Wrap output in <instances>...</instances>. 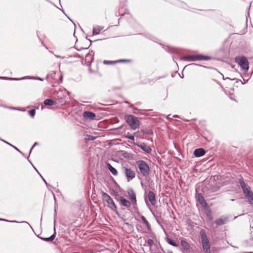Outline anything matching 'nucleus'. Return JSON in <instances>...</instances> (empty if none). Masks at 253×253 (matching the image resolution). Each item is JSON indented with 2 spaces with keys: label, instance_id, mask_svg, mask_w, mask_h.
Here are the masks:
<instances>
[{
  "label": "nucleus",
  "instance_id": "774afa93",
  "mask_svg": "<svg viewBox=\"0 0 253 253\" xmlns=\"http://www.w3.org/2000/svg\"><path fill=\"white\" fill-rule=\"evenodd\" d=\"M168 253H173L171 251H169L168 252Z\"/></svg>",
  "mask_w": 253,
  "mask_h": 253
},
{
  "label": "nucleus",
  "instance_id": "09e8293b",
  "mask_svg": "<svg viewBox=\"0 0 253 253\" xmlns=\"http://www.w3.org/2000/svg\"><path fill=\"white\" fill-rule=\"evenodd\" d=\"M88 40L90 42V45L91 44V43H92V42H96V41H100V40H101V39L95 40H94V41H91V40H89V39H88Z\"/></svg>",
  "mask_w": 253,
  "mask_h": 253
},
{
  "label": "nucleus",
  "instance_id": "393cba45",
  "mask_svg": "<svg viewBox=\"0 0 253 253\" xmlns=\"http://www.w3.org/2000/svg\"><path fill=\"white\" fill-rule=\"evenodd\" d=\"M104 27L101 26H95L93 27L92 30V35H97L99 34V32L103 30Z\"/></svg>",
  "mask_w": 253,
  "mask_h": 253
},
{
  "label": "nucleus",
  "instance_id": "8fccbe9b",
  "mask_svg": "<svg viewBox=\"0 0 253 253\" xmlns=\"http://www.w3.org/2000/svg\"><path fill=\"white\" fill-rule=\"evenodd\" d=\"M125 224L127 225L128 227H133V226L128 222H125Z\"/></svg>",
  "mask_w": 253,
  "mask_h": 253
},
{
  "label": "nucleus",
  "instance_id": "f8f14e48",
  "mask_svg": "<svg viewBox=\"0 0 253 253\" xmlns=\"http://www.w3.org/2000/svg\"><path fill=\"white\" fill-rule=\"evenodd\" d=\"M180 245L182 248L181 251L183 253H190L191 247L185 239L183 238L181 240Z\"/></svg>",
  "mask_w": 253,
  "mask_h": 253
},
{
  "label": "nucleus",
  "instance_id": "de8ad7c7",
  "mask_svg": "<svg viewBox=\"0 0 253 253\" xmlns=\"http://www.w3.org/2000/svg\"><path fill=\"white\" fill-rule=\"evenodd\" d=\"M76 49L78 50V51H81L82 50H83V49H87L88 48V47H85V48H84V47H82L81 48H76Z\"/></svg>",
  "mask_w": 253,
  "mask_h": 253
},
{
  "label": "nucleus",
  "instance_id": "bf43d9fd",
  "mask_svg": "<svg viewBox=\"0 0 253 253\" xmlns=\"http://www.w3.org/2000/svg\"><path fill=\"white\" fill-rule=\"evenodd\" d=\"M33 168H34V169L36 170L37 172H38V169L34 166V165H33Z\"/></svg>",
  "mask_w": 253,
  "mask_h": 253
},
{
  "label": "nucleus",
  "instance_id": "4c0bfd02",
  "mask_svg": "<svg viewBox=\"0 0 253 253\" xmlns=\"http://www.w3.org/2000/svg\"><path fill=\"white\" fill-rule=\"evenodd\" d=\"M0 79H3V80H8L10 81H15L13 79H16V78H11V77H0Z\"/></svg>",
  "mask_w": 253,
  "mask_h": 253
},
{
  "label": "nucleus",
  "instance_id": "a18cd8bd",
  "mask_svg": "<svg viewBox=\"0 0 253 253\" xmlns=\"http://www.w3.org/2000/svg\"><path fill=\"white\" fill-rule=\"evenodd\" d=\"M42 180L44 182L45 184H46V186H47V187H48V186H50V185L49 184H48V183H47V182L46 181V180H45V179H44L43 177H42Z\"/></svg>",
  "mask_w": 253,
  "mask_h": 253
},
{
  "label": "nucleus",
  "instance_id": "c03bdc74",
  "mask_svg": "<svg viewBox=\"0 0 253 253\" xmlns=\"http://www.w3.org/2000/svg\"><path fill=\"white\" fill-rule=\"evenodd\" d=\"M9 108L10 109H12V110H19V111H25V110H22V109H21L20 108H15V107H10Z\"/></svg>",
  "mask_w": 253,
  "mask_h": 253
},
{
  "label": "nucleus",
  "instance_id": "1a4fd4ad",
  "mask_svg": "<svg viewBox=\"0 0 253 253\" xmlns=\"http://www.w3.org/2000/svg\"><path fill=\"white\" fill-rule=\"evenodd\" d=\"M56 209H55V210H54V233L51 235L50 237H42V236H41L40 235H37V237L38 238H39L40 239H42V240L45 241V242H52L55 237H56V229H55V216H56Z\"/></svg>",
  "mask_w": 253,
  "mask_h": 253
},
{
  "label": "nucleus",
  "instance_id": "b1692460",
  "mask_svg": "<svg viewBox=\"0 0 253 253\" xmlns=\"http://www.w3.org/2000/svg\"><path fill=\"white\" fill-rule=\"evenodd\" d=\"M140 218L143 222V223L145 225L147 230L148 231H151L152 229L150 224L147 221V220L146 219L144 216L141 215L140 216Z\"/></svg>",
  "mask_w": 253,
  "mask_h": 253
},
{
  "label": "nucleus",
  "instance_id": "bb28decb",
  "mask_svg": "<svg viewBox=\"0 0 253 253\" xmlns=\"http://www.w3.org/2000/svg\"><path fill=\"white\" fill-rule=\"evenodd\" d=\"M43 104L45 106H51L56 105L57 104V102L55 101L52 100L50 99H46L43 101Z\"/></svg>",
  "mask_w": 253,
  "mask_h": 253
},
{
  "label": "nucleus",
  "instance_id": "a211bd4d",
  "mask_svg": "<svg viewBox=\"0 0 253 253\" xmlns=\"http://www.w3.org/2000/svg\"><path fill=\"white\" fill-rule=\"evenodd\" d=\"M205 153V150L203 148H200L196 149L194 151L193 154L196 157H200L204 156Z\"/></svg>",
  "mask_w": 253,
  "mask_h": 253
},
{
  "label": "nucleus",
  "instance_id": "052dcab7",
  "mask_svg": "<svg viewBox=\"0 0 253 253\" xmlns=\"http://www.w3.org/2000/svg\"><path fill=\"white\" fill-rule=\"evenodd\" d=\"M141 185L142 187H143V186H144V184H143V182H141Z\"/></svg>",
  "mask_w": 253,
  "mask_h": 253
},
{
  "label": "nucleus",
  "instance_id": "c85d7f7f",
  "mask_svg": "<svg viewBox=\"0 0 253 253\" xmlns=\"http://www.w3.org/2000/svg\"><path fill=\"white\" fill-rule=\"evenodd\" d=\"M0 140H1V141H2L3 143L6 144L7 145L10 146V147L13 148L15 150H16V151H17L18 152H19V153H21L23 155V153L18 148H17L16 147H15V146H14L13 145L10 144V143H9L8 142H7L6 141L2 139H1L0 138Z\"/></svg>",
  "mask_w": 253,
  "mask_h": 253
},
{
  "label": "nucleus",
  "instance_id": "dca6fc26",
  "mask_svg": "<svg viewBox=\"0 0 253 253\" xmlns=\"http://www.w3.org/2000/svg\"><path fill=\"white\" fill-rule=\"evenodd\" d=\"M147 197L151 205L154 206L156 203V195L154 192L152 191H149Z\"/></svg>",
  "mask_w": 253,
  "mask_h": 253
},
{
  "label": "nucleus",
  "instance_id": "5701e85b",
  "mask_svg": "<svg viewBox=\"0 0 253 253\" xmlns=\"http://www.w3.org/2000/svg\"><path fill=\"white\" fill-rule=\"evenodd\" d=\"M0 221H2L6 222H11V223H26V224H27L30 227V228L32 229V230L33 231H34L32 227L30 225V224L27 221H22L21 222H18L16 220H9L3 219V218H0Z\"/></svg>",
  "mask_w": 253,
  "mask_h": 253
},
{
  "label": "nucleus",
  "instance_id": "680f3d73",
  "mask_svg": "<svg viewBox=\"0 0 253 253\" xmlns=\"http://www.w3.org/2000/svg\"><path fill=\"white\" fill-rule=\"evenodd\" d=\"M191 65H198V66H202L201 65H199V64H192Z\"/></svg>",
  "mask_w": 253,
  "mask_h": 253
},
{
  "label": "nucleus",
  "instance_id": "c9c22d12",
  "mask_svg": "<svg viewBox=\"0 0 253 253\" xmlns=\"http://www.w3.org/2000/svg\"><path fill=\"white\" fill-rule=\"evenodd\" d=\"M103 64L106 65H112L116 64L115 61L104 60Z\"/></svg>",
  "mask_w": 253,
  "mask_h": 253
},
{
  "label": "nucleus",
  "instance_id": "338daca9",
  "mask_svg": "<svg viewBox=\"0 0 253 253\" xmlns=\"http://www.w3.org/2000/svg\"><path fill=\"white\" fill-rule=\"evenodd\" d=\"M49 52H50L51 53L53 54V51L49 50Z\"/></svg>",
  "mask_w": 253,
  "mask_h": 253
},
{
  "label": "nucleus",
  "instance_id": "72a5a7b5",
  "mask_svg": "<svg viewBox=\"0 0 253 253\" xmlns=\"http://www.w3.org/2000/svg\"><path fill=\"white\" fill-rule=\"evenodd\" d=\"M142 132L143 134H148V135H153V131L151 129H148L145 130H143Z\"/></svg>",
  "mask_w": 253,
  "mask_h": 253
},
{
  "label": "nucleus",
  "instance_id": "3c124183",
  "mask_svg": "<svg viewBox=\"0 0 253 253\" xmlns=\"http://www.w3.org/2000/svg\"><path fill=\"white\" fill-rule=\"evenodd\" d=\"M164 77H156V78H155V81H157V80H159V79H162V78H164Z\"/></svg>",
  "mask_w": 253,
  "mask_h": 253
},
{
  "label": "nucleus",
  "instance_id": "4468645a",
  "mask_svg": "<svg viewBox=\"0 0 253 253\" xmlns=\"http://www.w3.org/2000/svg\"><path fill=\"white\" fill-rule=\"evenodd\" d=\"M120 199L118 201L120 204L122 206L125 207L126 208H129L131 206V203L130 201L126 199L124 197L122 196L119 197Z\"/></svg>",
  "mask_w": 253,
  "mask_h": 253
},
{
  "label": "nucleus",
  "instance_id": "f704fd0d",
  "mask_svg": "<svg viewBox=\"0 0 253 253\" xmlns=\"http://www.w3.org/2000/svg\"><path fill=\"white\" fill-rule=\"evenodd\" d=\"M130 61V60H128V59H119V60H115V62H116V63H126V62H129Z\"/></svg>",
  "mask_w": 253,
  "mask_h": 253
},
{
  "label": "nucleus",
  "instance_id": "a19ab883",
  "mask_svg": "<svg viewBox=\"0 0 253 253\" xmlns=\"http://www.w3.org/2000/svg\"><path fill=\"white\" fill-rule=\"evenodd\" d=\"M147 244L149 246L151 247L154 244L153 240L151 239H149L147 240Z\"/></svg>",
  "mask_w": 253,
  "mask_h": 253
},
{
  "label": "nucleus",
  "instance_id": "2f4dec72",
  "mask_svg": "<svg viewBox=\"0 0 253 253\" xmlns=\"http://www.w3.org/2000/svg\"><path fill=\"white\" fill-rule=\"evenodd\" d=\"M28 113L31 118H34L36 115V110L35 109H31L28 111Z\"/></svg>",
  "mask_w": 253,
  "mask_h": 253
},
{
  "label": "nucleus",
  "instance_id": "39448f33",
  "mask_svg": "<svg viewBox=\"0 0 253 253\" xmlns=\"http://www.w3.org/2000/svg\"><path fill=\"white\" fill-rule=\"evenodd\" d=\"M200 234L204 251L206 253H210L211 245L206 232L203 229H202L200 231Z\"/></svg>",
  "mask_w": 253,
  "mask_h": 253
},
{
  "label": "nucleus",
  "instance_id": "9d476101",
  "mask_svg": "<svg viewBox=\"0 0 253 253\" xmlns=\"http://www.w3.org/2000/svg\"><path fill=\"white\" fill-rule=\"evenodd\" d=\"M196 198L197 201L205 210H209V212H211V210L208 206V204L201 193H197L196 195Z\"/></svg>",
  "mask_w": 253,
  "mask_h": 253
},
{
  "label": "nucleus",
  "instance_id": "5fc2aeb1",
  "mask_svg": "<svg viewBox=\"0 0 253 253\" xmlns=\"http://www.w3.org/2000/svg\"><path fill=\"white\" fill-rule=\"evenodd\" d=\"M170 115H168L167 116H166V118L167 119H170Z\"/></svg>",
  "mask_w": 253,
  "mask_h": 253
},
{
  "label": "nucleus",
  "instance_id": "6ab92c4d",
  "mask_svg": "<svg viewBox=\"0 0 253 253\" xmlns=\"http://www.w3.org/2000/svg\"><path fill=\"white\" fill-rule=\"evenodd\" d=\"M239 183L243 190V193H245L247 191L249 190L250 189L247 187L246 183L245 182L244 179L242 177L239 179L238 180Z\"/></svg>",
  "mask_w": 253,
  "mask_h": 253
},
{
  "label": "nucleus",
  "instance_id": "2eb2a0df",
  "mask_svg": "<svg viewBox=\"0 0 253 253\" xmlns=\"http://www.w3.org/2000/svg\"><path fill=\"white\" fill-rule=\"evenodd\" d=\"M248 203L250 204L253 203V193L250 190H248L245 193H243Z\"/></svg>",
  "mask_w": 253,
  "mask_h": 253
},
{
  "label": "nucleus",
  "instance_id": "9b49d317",
  "mask_svg": "<svg viewBox=\"0 0 253 253\" xmlns=\"http://www.w3.org/2000/svg\"><path fill=\"white\" fill-rule=\"evenodd\" d=\"M134 145H136L137 147L140 148L144 152L149 154L151 152L152 149L146 144L142 142H138L137 143L133 142Z\"/></svg>",
  "mask_w": 253,
  "mask_h": 253
},
{
  "label": "nucleus",
  "instance_id": "0eeeda50",
  "mask_svg": "<svg viewBox=\"0 0 253 253\" xmlns=\"http://www.w3.org/2000/svg\"><path fill=\"white\" fill-rule=\"evenodd\" d=\"M127 193L133 208L135 210L138 211V208L137 207L136 196L134 191L132 188H129L127 190Z\"/></svg>",
  "mask_w": 253,
  "mask_h": 253
},
{
  "label": "nucleus",
  "instance_id": "603ef678",
  "mask_svg": "<svg viewBox=\"0 0 253 253\" xmlns=\"http://www.w3.org/2000/svg\"><path fill=\"white\" fill-rule=\"evenodd\" d=\"M123 127V125H122L121 126H119V127H118L117 128H116L114 129H115V130L121 129H122Z\"/></svg>",
  "mask_w": 253,
  "mask_h": 253
},
{
  "label": "nucleus",
  "instance_id": "ea45409f",
  "mask_svg": "<svg viewBox=\"0 0 253 253\" xmlns=\"http://www.w3.org/2000/svg\"><path fill=\"white\" fill-rule=\"evenodd\" d=\"M166 50L169 53H174L175 52V50L174 48L171 47H168Z\"/></svg>",
  "mask_w": 253,
  "mask_h": 253
},
{
  "label": "nucleus",
  "instance_id": "864d4df0",
  "mask_svg": "<svg viewBox=\"0 0 253 253\" xmlns=\"http://www.w3.org/2000/svg\"><path fill=\"white\" fill-rule=\"evenodd\" d=\"M29 155H30L29 154ZM29 156H28L27 160H28V162L29 163H30L31 164V165L33 166V165L32 164V162H31V161L29 160Z\"/></svg>",
  "mask_w": 253,
  "mask_h": 253
},
{
  "label": "nucleus",
  "instance_id": "a878e982",
  "mask_svg": "<svg viewBox=\"0 0 253 253\" xmlns=\"http://www.w3.org/2000/svg\"><path fill=\"white\" fill-rule=\"evenodd\" d=\"M165 240L169 244L173 247H177L179 246L178 244L176 243L175 241L169 238L168 236H166V237L165 238Z\"/></svg>",
  "mask_w": 253,
  "mask_h": 253
},
{
  "label": "nucleus",
  "instance_id": "4be33fe9",
  "mask_svg": "<svg viewBox=\"0 0 253 253\" xmlns=\"http://www.w3.org/2000/svg\"><path fill=\"white\" fill-rule=\"evenodd\" d=\"M226 218L225 217H220L216 219L214 222L217 226H221L226 223Z\"/></svg>",
  "mask_w": 253,
  "mask_h": 253
},
{
  "label": "nucleus",
  "instance_id": "4d7b16f0",
  "mask_svg": "<svg viewBox=\"0 0 253 253\" xmlns=\"http://www.w3.org/2000/svg\"><path fill=\"white\" fill-rule=\"evenodd\" d=\"M121 17L119 19L118 24L116 25H115V26H119V23H120V20H121Z\"/></svg>",
  "mask_w": 253,
  "mask_h": 253
},
{
  "label": "nucleus",
  "instance_id": "69168bd1",
  "mask_svg": "<svg viewBox=\"0 0 253 253\" xmlns=\"http://www.w3.org/2000/svg\"><path fill=\"white\" fill-rule=\"evenodd\" d=\"M61 10L65 14V12L63 9H61Z\"/></svg>",
  "mask_w": 253,
  "mask_h": 253
},
{
  "label": "nucleus",
  "instance_id": "f03ea898",
  "mask_svg": "<svg viewBox=\"0 0 253 253\" xmlns=\"http://www.w3.org/2000/svg\"><path fill=\"white\" fill-rule=\"evenodd\" d=\"M102 198L103 201L108 204V207L113 211L115 214L119 215V212L117 210V207L113 199L106 193L102 192Z\"/></svg>",
  "mask_w": 253,
  "mask_h": 253
},
{
  "label": "nucleus",
  "instance_id": "58836bf2",
  "mask_svg": "<svg viewBox=\"0 0 253 253\" xmlns=\"http://www.w3.org/2000/svg\"><path fill=\"white\" fill-rule=\"evenodd\" d=\"M223 79L225 80V79H224L223 76ZM225 79H228V80H236V82H238L239 81H240L241 82L242 84H245V83H244V82H242V81L241 80H238L236 78H234L233 79H230L229 77H227V78H225Z\"/></svg>",
  "mask_w": 253,
  "mask_h": 253
},
{
  "label": "nucleus",
  "instance_id": "20e7f679",
  "mask_svg": "<svg viewBox=\"0 0 253 253\" xmlns=\"http://www.w3.org/2000/svg\"><path fill=\"white\" fill-rule=\"evenodd\" d=\"M235 61L243 71L247 72L249 69V62L247 58L244 56H237L235 58Z\"/></svg>",
  "mask_w": 253,
  "mask_h": 253
},
{
  "label": "nucleus",
  "instance_id": "f3484780",
  "mask_svg": "<svg viewBox=\"0 0 253 253\" xmlns=\"http://www.w3.org/2000/svg\"><path fill=\"white\" fill-rule=\"evenodd\" d=\"M26 79L29 80H39L41 81H43L44 80L43 78H42L39 77H34V76H25L20 78H16V79H14L15 81H21Z\"/></svg>",
  "mask_w": 253,
  "mask_h": 253
},
{
  "label": "nucleus",
  "instance_id": "cd10ccee",
  "mask_svg": "<svg viewBox=\"0 0 253 253\" xmlns=\"http://www.w3.org/2000/svg\"><path fill=\"white\" fill-rule=\"evenodd\" d=\"M119 153L124 158H126V159H130L132 157L131 154L125 151L121 150V151H119Z\"/></svg>",
  "mask_w": 253,
  "mask_h": 253
},
{
  "label": "nucleus",
  "instance_id": "e2e57ef3",
  "mask_svg": "<svg viewBox=\"0 0 253 253\" xmlns=\"http://www.w3.org/2000/svg\"><path fill=\"white\" fill-rule=\"evenodd\" d=\"M181 78H183L184 75L182 74V76L180 75Z\"/></svg>",
  "mask_w": 253,
  "mask_h": 253
},
{
  "label": "nucleus",
  "instance_id": "412c9836",
  "mask_svg": "<svg viewBox=\"0 0 253 253\" xmlns=\"http://www.w3.org/2000/svg\"><path fill=\"white\" fill-rule=\"evenodd\" d=\"M106 167L113 175L115 176L118 175V171L117 169L113 167L110 163H107L106 164Z\"/></svg>",
  "mask_w": 253,
  "mask_h": 253
},
{
  "label": "nucleus",
  "instance_id": "c756f323",
  "mask_svg": "<svg viewBox=\"0 0 253 253\" xmlns=\"http://www.w3.org/2000/svg\"><path fill=\"white\" fill-rule=\"evenodd\" d=\"M176 4L178 6L181 7H182L183 8H186V7L187 6V5H186V4L185 3H184L183 1H179V0H176Z\"/></svg>",
  "mask_w": 253,
  "mask_h": 253
},
{
  "label": "nucleus",
  "instance_id": "7c9ffc66",
  "mask_svg": "<svg viewBox=\"0 0 253 253\" xmlns=\"http://www.w3.org/2000/svg\"><path fill=\"white\" fill-rule=\"evenodd\" d=\"M125 137L132 141L134 140V135H132L130 132H127L125 135Z\"/></svg>",
  "mask_w": 253,
  "mask_h": 253
},
{
  "label": "nucleus",
  "instance_id": "6e6d98bb",
  "mask_svg": "<svg viewBox=\"0 0 253 253\" xmlns=\"http://www.w3.org/2000/svg\"><path fill=\"white\" fill-rule=\"evenodd\" d=\"M68 18L74 24V25L76 26L75 23L73 21V20L71 19H70L69 17H68Z\"/></svg>",
  "mask_w": 253,
  "mask_h": 253
},
{
  "label": "nucleus",
  "instance_id": "e433bc0d",
  "mask_svg": "<svg viewBox=\"0 0 253 253\" xmlns=\"http://www.w3.org/2000/svg\"><path fill=\"white\" fill-rule=\"evenodd\" d=\"M87 140L89 141H93L96 139V137L91 135H87Z\"/></svg>",
  "mask_w": 253,
  "mask_h": 253
},
{
  "label": "nucleus",
  "instance_id": "ddd939ff",
  "mask_svg": "<svg viewBox=\"0 0 253 253\" xmlns=\"http://www.w3.org/2000/svg\"><path fill=\"white\" fill-rule=\"evenodd\" d=\"M83 117L86 120H94L96 117V114L91 111H85L83 113Z\"/></svg>",
  "mask_w": 253,
  "mask_h": 253
},
{
  "label": "nucleus",
  "instance_id": "aec40b11",
  "mask_svg": "<svg viewBox=\"0 0 253 253\" xmlns=\"http://www.w3.org/2000/svg\"><path fill=\"white\" fill-rule=\"evenodd\" d=\"M94 52L93 51L89 52L85 56V61L90 65L94 59Z\"/></svg>",
  "mask_w": 253,
  "mask_h": 253
},
{
  "label": "nucleus",
  "instance_id": "473e14b6",
  "mask_svg": "<svg viewBox=\"0 0 253 253\" xmlns=\"http://www.w3.org/2000/svg\"><path fill=\"white\" fill-rule=\"evenodd\" d=\"M112 195L115 196V199L117 201L120 199L119 197H122L119 195L117 191H114L113 193H112Z\"/></svg>",
  "mask_w": 253,
  "mask_h": 253
},
{
  "label": "nucleus",
  "instance_id": "37998d69",
  "mask_svg": "<svg viewBox=\"0 0 253 253\" xmlns=\"http://www.w3.org/2000/svg\"><path fill=\"white\" fill-rule=\"evenodd\" d=\"M38 144H39V143H38V142H35V143H34L33 145L32 146V147L31 148V149H30V150L29 155L31 154V151H32V149H33V148H34L35 146H36L38 145Z\"/></svg>",
  "mask_w": 253,
  "mask_h": 253
},
{
  "label": "nucleus",
  "instance_id": "13d9d810",
  "mask_svg": "<svg viewBox=\"0 0 253 253\" xmlns=\"http://www.w3.org/2000/svg\"><path fill=\"white\" fill-rule=\"evenodd\" d=\"M243 80L244 81L245 84L247 83L248 81V80H245V79H243Z\"/></svg>",
  "mask_w": 253,
  "mask_h": 253
},
{
  "label": "nucleus",
  "instance_id": "79ce46f5",
  "mask_svg": "<svg viewBox=\"0 0 253 253\" xmlns=\"http://www.w3.org/2000/svg\"><path fill=\"white\" fill-rule=\"evenodd\" d=\"M69 57H74L75 58H80V59H83V58L82 56H81V55H80L78 53H77V54H75L73 56V55H71Z\"/></svg>",
  "mask_w": 253,
  "mask_h": 253
},
{
  "label": "nucleus",
  "instance_id": "7ed1b4c3",
  "mask_svg": "<svg viewBox=\"0 0 253 253\" xmlns=\"http://www.w3.org/2000/svg\"><path fill=\"white\" fill-rule=\"evenodd\" d=\"M125 120L132 129L135 130L139 127L140 122L135 116L131 114L126 115Z\"/></svg>",
  "mask_w": 253,
  "mask_h": 253
},
{
  "label": "nucleus",
  "instance_id": "0e129e2a",
  "mask_svg": "<svg viewBox=\"0 0 253 253\" xmlns=\"http://www.w3.org/2000/svg\"><path fill=\"white\" fill-rule=\"evenodd\" d=\"M137 132H134L133 133V134L132 135H134V137L135 136V135L136 134Z\"/></svg>",
  "mask_w": 253,
  "mask_h": 253
},
{
  "label": "nucleus",
  "instance_id": "423d86ee",
  "mask_svg": "<svg viewBox=\"0 0 253 253\" xmlns=\"http://www.w3.org/2000/svg\"><path fill=\"white\" fill-rule=\"evenodd\" d=\"M136 164L141 174L144 177L148 176L150 169L147 163L143 160H139L136 161Z\"/></svg>",
  "mask_w": 253,
  "mask_h": 253
},
{
  "label": "nucleus",
  "instance_id": "6e6552de",
  "mask_svg": "<svg viewBox=\"0 0 253 253\" xmlns=\"http://www.w3.org/2000/svg\"><path fill=\"white\" fill-rule=\"evenodd\" d=\"M124 173L125 174L127 181L129 182L135 177V173L130 168L127 167H123L122 168Z\"/></svg>",
  "mask_w": 253,
  "mask_h": 253
},
{
  "label": "nucleus",
  "instance_id": "49530a36",
  "mask_svg": "<svg viewBox=\"0 0 253 253\" xmlns=\"http://www.w3.org/2000/svg\"><path fill=\"white\" fill-rule=\"evenodd\" d=\"M54 55L56 58H61V59L65 58V56H61L60 55Z\"/></svg>",
  "mask_w": 253,
  "mask_h": 253
},
{
  "label": "nucleus",
  "instance_id": "f257e3e1",
  "mask_svg": "<svg viewBox=\"0 0 253 253\" xmlns=\"http://www.w3.org/2000/svg\"><path fill=\"white\" fill-rule=\"evenodd\" d=\"M211 59V57L202 54H197L195 55H189L183 56L180 58L181 60L187 61H208Z\"/></svg>",
  "mask_w": 253,
  "mask_h": 253
}]
</instances>
